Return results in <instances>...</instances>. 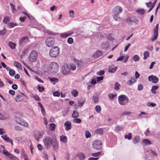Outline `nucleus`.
<instances>
[{"mask_svg": "<svg viewBox=\"0 0 160 160\" xmlns=\"http://www.w3.org/2000/svg\"><path fill=\"white\" fill-rule=\"evenodd\" d=\"M43 141L47 148H50L52 146L54 150H56L58 148V144L57 140H53L50 137H47L43 139Z\"/></svg>", "mask_w": 160, "mask_h": 160, "instance_id": "f257e3e1", "label": "nucleus"}, {"mask_svg": "<svg viewBox=\"0 0 160 160\" xmlns=\"http://www.w3.org/2000/svg\"><path fill=\"white\" fill-rule=\"evenodd\" d=\"M59 53V48L57 46H54L50 49L49 55L50 57L55 58L58 56Z\"/></svg>", "mask_w": 160, "mask_h": 160, "instance_id": "f03ea898", "label": "nucleus"}, {"mask_svg": "<svg viewBox=\"0 0 160 160\" xmlns=\"http://www.w3.org/2000/svg\"><path fill=\"white\" fill-rule=\"evenodd\" d=\"M38 52L36 50H32L30 53L28 58L29 61L31 62L35 61L38 57Z\"/></svg>", "mask_w": 160, "mask_h": 160, "instance_id": "7ed1b4c3", "label": "nucleus"}, {"mask_svg": "<svg viewBox=\"0 0 160 160\" xmlns=\"http://www.w3.org/2000/svg\"><path fill=\"white\" fill-rule=\"evenodd\" d=\"M58 69V64L55 62H52L49 65V69L52 73L57 72Z\"/></svg>", "mask_w": 160, "mask_h": 160, "instance_id": "20e7f679", "label": "nucleus"}, {"mask_svg": "<svg viewBox=\"0 0 160 160\" xmlns=\"http://www.w3.org/2000/svg\"><path fill=\"white\" fill-rule=\"evenodd\" d=\"M14 119L17 123L22 126L26 127H27L28 126V123L18 116H16L14 118Z\"/></svg>", "mask_w": 160, "mask_h": 160, "instance_id": "39448f33", "label": "nucleus"}, {"mask_svg": "<svg viewBox=\"0 0 160 160\" xmlns=\"http://www.w3.org/2000/svg\"><path fill=\"white\" fill-rule=\"evenodd\" d=\"M55 43V39L53 37L47 38L45 40V43L47 46L50 47L54 45Z\"/></svg>", "mask_w": 160, "mask_h": 160, "instance_id": "423d86ee", "label": "nucleus"}, {"mask_svg": "<svg viewBox=\"0 0 160 160\" xmlns=\"http://www.w3.org/2000/svg\"><path fill=\"white\" fill-rule=\"evenodd\" d=\"M62 73L64 75L68 74L70 72L69 65L67 64H65L62 66Z\"/></svg>", "mask_w": 160, "mask_h": 160, "instance_id": "0eeeda50", "label": "nucleus"}, {"mask_svg": "<svg viewBox=\"0 0 160 160\" xmlns=\"http://www.w3.org/2000/svg\"><path fill=\"white\" fill-rule=\"evenodd\" d=\"M93 146L94 148L97 150L101 149L102 147L101 141L99 140L94 141L93 143Z\"/></svg>", "mask_w": 160, "mask_h": 160, "instance_id": "6e6552de", "label": "nucleus"}, {"mask_svg": "<svg viewBox=\"0 0 160 160\" xmlns=\"http://www.w3.org/2000/svg\"><path fill=\"white\" fill-rule=\"evenodd\" d=\"M33 137L38 142L39 141L42 137V133L39 131H35L34 132Z\"/></svg>", "mask_w": 160, "mask_h": 160, "instance_id": "1a4fd4ad", "label": "nucleus"}, {"mask_svg": "<svg viewBox=\"0 0 160 160\" xmlns=\"http://www.w3.org/2000/svg\"><path fill=\"white\" fill-rule=\"evenodd\" d=\"M148 79L149 81H151L154 83H157L159 80L158 78L157 77L153 75L149 76Z\"/></svg>", "mask_w": 160, "mask_h": 160, "instance_id": "9d476101", "label": "nucleus"}, {"mask_svg": "<svg viewBox=\"0 0 160 160\" xmlns=\"http://www.w3.org/2000/svg\"><path fill=\"white\" fill-rule=\"evenodd\" d=\"M158 24H157L154 29V37L152 39V41L153 42L157 38L158 35Z\"/></svg>", "mask_w": 160, "mask_h": 160, "instance_id": "9b49d317", "label": "nucleus"}, {"mask_svg": "<svg viewBox=\"0 0 160 160\" xmlns=\"http://www.w3.org/2000/svg\"><path fill=\"white\" fill-rule=\"evenodd\" d=\"M122 8L120 7L117 6L115 8L114 10L113 11L114 14H118L119 13L122 12Z\"/></svg>", "mask_w": 160, "mask_h": 160, "instance_id": "f8f14e48", "label": "nucleus"}, {"mask_svg": "<svg viewBox=\"0 0 160 160\" xmlns=\"http://www.w3.org/2000/svg\"><path fill=\"white\" fill-rule=\"evenodd\" d=\"M73 33V32H66L60 34V36L62 38H66L68 37L71 36Z\"/></svg>", "mask_w": 160, "mask_h": 160, "instance_id": "ddd939ff", "label": "nucleus"}, {"mask_svg": "<svg viewBox=\"0 0 160 160\" xmlns=\"http://www.w3.org/2000/svg\"><path fill=\"white\" fill-rule=\"evenodd\" d=\"M102 55V52L100 50H97L93 54V56L94 58H97Z\"/></svg>", "mask_w": 160, "mask_h": 160, "instance_id": "4468645a", "label": "nucleus"}, {"mask_svg": "<svg viewBox=\"0 0 160 160\" xmlns=\"http://www.w3.org/2000/svg\"><path fill=\"white\" fill-rule=\"evenodd\" d=\"M117 68V67L112 65L109 68L108 71L109 72L114 73L116 71Z\"/></svg>", "mask_w": 160, "mask_h": 160, "instance_id": "2eb2a0df", "label": "nucleus"}, {"mask_svg": "<svg viewBox=\"0 0 160 160\" xmlns=\"http://www.w3.org/2000/svg\"><path fill=\"white\" fill-rule=\"evenodd\" d=\"M64 126L65 127V129L69 130L71 128V123L70 121H67L64 123Z\"/></svg>", "mask_w": 160, "mask_h": 160, "instance_id": "dca6fc26", "label": "nucleus"}, {"mask_svg": "<svg viewBox=\"0 0 160 160\" xmlns=\"http://www.w3.org/2000/svg\"><path fill=\"white\" fill-rule=\"evenodd\" d=\"M77 157L79 158V160H83L85 158L84 154L82 152L79 153L77 155Z\"/></svg>", "mask_w": 160, "mask_h": 160, "instance_id": "f3484780", "label": "nucleus"}, {"mask_svg": "<svg viewBox=\"0 0 160 160\" xmlns=\"http://www.w3.org/2000/svg\"><path fill=\"white\" fill-rule=\"evenodd\" d=\"M109 46L108 42H103L102 45V47L104 49H107Z\"/></svg>", "mask_w": 160, "mask_h": 160, "instance_id": "a211bd4d", "label": "nucleus"}, {"mask_svg": "<svg viewBox=\"0 0 160 160\" xmlns=\"http://www.w3.org/2000/svg\"><path fill=\"white\" fill-rule=\"evenodd\" d=\"M136 12L141 15L144 14L145 12L144 10L142 8H139L137 9L136 10Z\"/></svg>", "mask_w": 160, "mask_h": 160, "instance_id": "6ab92c4d", "label": "nucleus"}, {"mask_svg": "<svg viewBox=\"0 0 160 160\" xmlns=\"http://www.w3.org/2000/svg\"><path fill=\"white\" fill-rule=\"evenodd\" d=\"M60 141L63 142L65 143L67 142V138L66 136L62 135L60 137Z\"/></svg>", "mask_w": 160, "mask_h": 160, "instance_id": "aec40b11", "label": "nucleus"}, {"mask_svg": "<svg viewBox=\"0 0 160 160\" xmlns=\"http://www.w3.org/2000/svg\"><path fill=\"white\" fill-rule=\"evenodd\" d=\"M27 40L28 37H24L22 38L19 41V43L20 45H22L23 43H24L26 42V41Z\"/></svg>", "mask_w": 160, "mask_h": 160, "instance_id": "412c9836", "label": "nucleus"}, {"mask_svg": "<svg viewBox=\"0 0 160 160\" xmlns=\"http://www.w3.org/2000/svg\"><path fill=\"white\" fill-rule=\"evenodd\" d=\"M132 113L131 112H126L124 111L122 113L120 114V116L121 117H123L125 115H128L129 116L130 115L132 114Z\"/></svg>", "mask_w": 160, "mask_h": 160, "instance_id": "4be33fe9", "label": "nucleus"}, {"mask_svg": "<svg viewBox=\"0 0 160 160\" xmlns=\"http://www.w3.org/2000/svg\"><path fill=\"white\" fill-rule=\"evenodd\" d=\"M128 98L124 95H121L118 97V100H128Z\"/></svg>", "mask_w": 160, "mask_h": 160, "instance_id": "5701e85b", "label": "nucleus"}, {"mask_svg": "<svg viewBox=\"0 0 160 160\" xmlns=\"http://www.w3.org/2000/svg\"><path fill=\"white\" fill-rule=\"evenodd\" d=\"M136 80L134 78H131L128 82L127 84L129 85H131L136 82Z\"/></svg>", "mask_w": 160, "mask_h": 160, "instance_id": "b1692460", "label": "nucleus"}, {"mask_svg": "<svg viewBox=\"0 0 160 160\" xmlns=\"http://www.w3.org/2000/svg\"><path fill=\"white\" fill-rule=\"evenodd\" d=\"M157 0H154V2L153 3L151 1L149 2L148 3L146 4L148 8H150L152 7L153 5H154V6H155L156 2L157 1Z\"/></svg>", "mask_w": 160, "mask_h": 160, "instance_id": "393cba45", "label": "nucleus"}, {"mask_svg": "<svg viewBox=\"0 0 160 160\" xmlns=\"http://www.w3.org/2000/svg\"><path fill=\"white\" fill-rule=\"evenodd\" d=\"M7 25L8 27H9L10 28H13L14 27L17 26L18 25L17 23H15L10 22L8 23Z\"/></svg>", "mask_w": 160, "mask_h": 160, "instance_id": "a878e982", "label": "nucleus"}, {"mask_svg": "<svg viewBox=\"0 0 160 160\" xmlns=\"http://www.w3.org/2000/svg\"><path fill=\"white\" fill-rule=\"evenodd\" d=\"M49 79L51 82H53V84H55V83L58 82V79L56 78H50Z\"/></svg>", "mask_w": 160, "mask_h": 160, "instance_id": "bb28decb", "label": "nucleus"}, {"mask_svg": "<svg viewBox=\"0 0 160 160\" xmlns=\"http://www.w3.org/2000/svg\"><path fill=\"white\" fill-rule=\"evenodd\" d=\"M79 115L78 112L76 110H74L72 114V116L73 118H76L78 117Z\"/></svg>", "mask_w": 160, "mask_h": 160, "instance_id": "cd10ccee", "label": "nucleus"}, {"mask_svg": "<svg viewBox=\"0 0 160 160\" xmlns=\"http://www.w3.org/2000/svg\"><path fill=\"white\" fill-rule=\"evenodd\" d=\"M103 130L101 128L97 129L95 131V132L98 134H102L103 133Z\"/></svg>", "mask_w": 160, "mask_h": 160, "instance_id": "c85d7f7f", "label": "nucleus"}, {"mask_svg": "<svg viewBox=\"0 0 160 160\" xmlns=\"http://www.w3.org/2000/svg\"><path fill=\"white\" fill-rule=\"evenodd\" d=\"M9 160H19V159L15 156L11 154L10 155V156L9 157Z\"/></svg>", "mask_w": 160, "mask_h": 160, "instance_id": "c756f323", "label": "nucleus"}, {"mask_svg": "<svg viewBox=\"0 0 160 160\" xmlns=\"http://www.w3.org/2000/svg\"><path fill=\"white\" fill-rule=\"evenodd\" d=\"M142 142L145 145H150L151 144L150 141L147 139H145L143 140Z\"/></svg>", "mask_w": 160, "mask_h": 160, "instance_id": "7c9ffc66", "label": "nucleus"}, {"mask_svg": "<svg viewBox=\"0 0 160 160\" xmlns=\"http://www.w3.org/2000/svg\"><path fill=\"white\" fill-rule=\"evenodd\" d=\"M16 45L15 43L11 42H10L8 43L9 47L12 49H13L15 48Z\"/></svg>", "mask_w": 160, "mask_h": 160, "instance_id": "2f4dec72", "label": "nucleus"}, {"mask_svg": "<svg viewBox=\"0 0 160 160\" xmlns=\"http://www.w3.org/2000/svg\"><path fill=\"white\" fill-rule=\"evenodd\" d=\"M1 137L4 141L8 142L10 140V138H9V137H8L6 135H2L1 136Z\"/></svg>", "mask_w": 160, "mask_h": 160, "instance_id": "473e14b6", "label": "nucleus"}, {"mask_svg": "<svg viewBox=\"0 0 160 160\" xmlns=\"http://www.w3.org/2000/svg\"><path fill=\"white\" fill-rule=\"evenodd\" d=\"M108 96L110 99H115L116 98L117 94H113L112 93H110L108 94Z\"/></svg>", "mask_w": 160, "mask_h": 160, "instance_id": "72a5a7b5", "label": "nucleus"}, {"mask_svg": "<svg viewBox=\"0 0 160 160\" xmlns=\"http://www.w3.org/2000/svg\"><path fill=\"white\" fill-rule=\"evenodd\" d=\"M9 21V18L6 16L5 17L3 20V22L5 24H7Z\"/></svg>", "mask_w": 160, "mask_h": 160, "instance_id": "f704fd0d", "label": "nucleus"}, {"mask_svg": "<svg viewBox=\"0 0 160 160\" xmlns=\"http://www.w3.org/2000/svg\"><path fill=\"white\" fill-rule=\"evenodd\" d=\"M158 88V87L156 86H153L152 87V88L151 89V91L152 93H156V90Z\"/></svg>", "mask_w": 160, "mask_h": 160, "instance_id": "c9c22d12", "label": "nucleus"}, {"mask_svg": "<svg viewBox=\"0 0 160 160\" xmlns=\"http://www.w3.org/2000/svg\"><path fill=\"white\" fill-rule=\"evenodd\" d=\"M143 55L144 59H146L147 58L149 57V53L148 52L146 51L143 53Z\"/></svg>", "mask_w": 160, "mask_h": 160, "instance_id": "e433bc0d", "label": "nucleus"}, {"mask_svg": "<svg viewBox=\"0 0 160 160\" xmlns=\"http://www.w3.org/2000/svg\"><path fill=\"white\" fill-rule=\"evenodd\" d=\"M118 14H114L113 18L116 21H119L120 20V18L118 16Z\"/></svg>", "mask_w": 160, "mask_h": 160, "instance_id": "4c0bfd02", "label": "nucleus"}, {"mask_svg": "<svg viewBox=\"0 0 160 160\" xmlns=\"http://www.w3.org/2000/svg\"><path fill=\"white\" fill-rule=\"evenodd\" d=\"M14 66L16 67H17L19 68H22V65L21 64L18 62L16 61L14 62Z\"/></svg>", "mask_w": 160, "mask_h": 160, "instance_id": "58836bf2", "label": "nucleus"}, {"mask_svg": "<svg viewBox=\"0 0 160 160\" xmlns=\"http://www.w3.org/2000/svg\"><path fill=\"white\" fill-rule=\"evenodd\" d=\"M120 84L118 82H116L114 85V89L115 90H118L119 89V87L120 86Z\"/></svg>", "mask_w": 160, "mask_h": 160, "instance_id": "ea45409f", "label": "nucleus"}, {"mask_svg": "<svg viewBox=\"0 0 160 160\" xmlns=\"http://www.w3.org/2000/svg\"><path fill=\"white\" fill-rule=\"evenodd\" d=\"M50 129L51 130H54L55 128L56 125L54 123H52L50 124Z\"/></svg>", "mask_w": 160, "mask_h": 160, "instance_id": "a19ab883", "label": "nucleus"}, {"mask_svg": "<svg viewBox=\"0 0 160 160\" xmlns=\"http://www.w3.org/2000/svg\"><path fill=\"white\" fill-rule=\"evenodd\" d=\"M2 153L5 155L6 156H7L8 157V158L9 157H10V155H11V154L10 153H9V152H8V151L5 149H4L3 150Z\"/></svg>", "mask_w": 160, "mask_h": 160, "instance_id": "79ce46f5", "label": "nucleus"}, {"mask_svg": "<svg viewBox=\"0 0 160 160\" xmlns=\"http://www.w3.org/2000/svg\"><path fill=\"white\" fill-rule=\"evenodd\" d=\"M73 122L75 123H80L81 122V120L79 118H75L73 119Z\"/></svg>", "mask_w": 160, "mask_h": 160, "instance_id": "37998d69", "label": "nucleus"}, {"mask_svg": "<svg viewBox=\"0 0 160 160\" xmlns=\"http://www.w3.org/2000/svg\"><path fill=\"white\" fill-rule=\"evenodd\" d=\"M118 102L120 105H124L128 103V101H118Z\"/></svg>", "mask_w": 160, "mask_h": 160, "instance_id": "c03bdc74", "label": "nucleus"}, {"mask_svg": "<svg viewBox=\"0 0 160 160\" xmlns=\"http://www.w3.org/2000/svg\"><path fill=\"white\" fill-rule=\"evenodd\" d=\"M124 138L126 139L130 140L132 138V134L131 133H129L128 135H126L124 136Z\"/></svg>", "mask_w": 160, "mask_h": 160, "instance_id": "a18cd8bd", "label": "nucleus"}, {"mask_svg": "<svg viewBox=\"0 0 160 160\" xmlns=\"http://www.w3.org/2000/svg\"><path fill=\"white\" fill-rule=\"evenodd\" d=\"M72 94L74 97H76L78 95V92L76 90H73L72 91Z\"/></svg>", "mask_w": 160, "mask_h": 160, "instance_id": "49530a36", "label": "nucleus"}, {"mask_svg": "<svg viewBox=\"0 0 160 160\" xmlns=\"http://www.w3.org/2000/svg\"><path fill=\"white\" fill-rule=\"evenodd\" d=\"M9 74L11 76H13L15 74V72L14 70L11 69L10 70V71L9 72Z\"/></svg>", "mask_w": 160, "mask_h": 160, "instance_id": "de8ad7c7", "label": "nucleus"}, {"mask_svg": "<svg viewBox=\"0 0 160 160\" xmlns=\"http://www.w3.org/2000/svg\"><path fill=\"white\" fill-rule=\"evenodd\" d=\"M69 44H72L73 42V40L72 38H69L67 40Z\"/></svg>", "mask_w": 160, "mask_h": 160, "instance_id": "09e8293b", "label": "nucleus"}, {"mask_svg": "<svg viewBox=\"0 0 160 160\" xmlns=\"http://www.w3.org/2000/svg\"><path fill=\"white\" fill-rule=\"evenodd\" d=\"M139 138L138 137H136L135 138H134V139L133 140V143L134 144H136L138 142V141H139Z\"/></svg>", "mask_w": 160, "mask_h": 160, "instance_id": "8fccbe9b", "label": "nucleus"}, {"mask_svg": "<svg viewBox=\"0 0 160 160\" xmlns=\"http://www.w3.org/2000/svg\"><path fill=\"white\" fill-rule=\"evenodd\" d=\"M38 89L39 92H41L43 91L44 89V88L43 87H41L40 86H38Z\"/></svg>", "mask_w": 160, "mask_h": 160, "instance_id": "3c124183", "label": "nucleus"}, {"mask_svg": "<svg viewBox=\"0 0 160 160\" xmlns=\"http://www.w3.org/2000/svg\"><path fill=\"white\" fill-rule=\"evenodd\" d=\"M95 110L97 112H99L101 110L100 106L99 105H97L95 107Z\"/></svg>", "mask_w": 160, "mask_h": 160, "instance_id": "603ef678", "label": "nucleus"}, {"mask_svg": "<svg viewBox=\"0 0 160 160\" xmlns=\"http://www.w3.org/2000/svg\"><path fill=\"white\" fill-rule=\"evenodd\" d=\"M133 59L134 61H137L139 59V56L138 55H136L133 56Z\"/></svg>", "mask_w": 160, "mask_h": 160, "instance_id": "864d4df0", "label": "nucleus"}, {"mask_svg": "<svg viewBox=\"0 0 160 160\" xmlns=\"http://www.w3.org/2000/svg\"><path fill=\"white\" fill-rule=\"evenodd\" d=\"M91 136V133L89 132L87 130L86 131V135L85 137L86 138H88Z\"/></svg>", "mask_w": 160, "mask_h": 160, "instance_id": "5fc2aeb1", "label": "nucleus"}, {"mask_svg": "<svg viewBox=\"0 0 160 160\" xmlns=\"http://www.w3.org/2000/svg\"><path fill=\"white\" fill-rule=\"evenodd\" d=\"M93 100H98V96L96 94H94L93 96Z\"/></svg>", "mask_w": 160, "mask_h": 160, "instance_id": "6e6d98bb", "label": "nucleus"}, {"mask_svg": "<svg viewBox=\"0 0 160 160\" xmlns=\"http://www.w3.org/2000/svg\"><path fill=\"white\" fill-rule=\"evenodd\" d=\"M107 38L109 40L113 41L114 40V38L112 37L110 34H108L107 36Z\"/></svg>", "mask_w": 160, "mask_h": 160, "instance_id": "4d7b16f0", "label": "nucleus"}, {"mask_svg": "<svg viewBox=\"0 0 160 160\" xmlns=\"http://www.w3.org/2000/svg\"><path fill=\"white\" fill-rule=\"evenodd\" d=\"M6 32V30L5 29H3L2 30H0V35H3L5 34Z\"/></svg>", "mask_w": 160, "mask_h": 160, "instance_id": "13d9d810", "label": "nucleus"}, {"mask_svg": "<svg viewBox=\"0 0 160 160\" xmlns=\"http://www.w3.org/2000/svg\"><path fill=\"white\" fill-rule=\"evenodd\" d=\"M84 102V101H78V106L80 107H82Z\"/></svg>", "mask_w": 160, "mask_h": 160, "instance_id": "bf43d9fd", "label": "nucleus"}, {"mask_svg": "<svg viewBox=\"0 0 160 160\" xmlns=\"http://www.w3.org/2000/svg\"><path fill=\"white\" fill-rule=\"evenodd\" d=\"M101 153V152H99L97 153H92V155L94 157H97L100 155Z\"/></svg>", "mask_w": 160, "mask_h": 160, "instance_id": "052dcab7", "label": "nucleus"}, {"mask_svg": "<svg viewBox=\"0 0 160 160\" xmlns=\"http://www.w3.org/2000/svg\"><path fill=\"white\" fill-rule=\"evenodd\" d=\"M26 19V18L25 16H24L23 17H21L19 18V20L21 22H23L25 21Z\"/></svg>", "mask_w": 160, "mask_h": 160, "instance_id": "680f3d73", "label": "nucleus"}, {"mask_svg": "<svg viewBox=\"0 0 160 160\" xmlns=\"http://www.w3.org/2000/svg\"><path fill=\"white\" fill-rule=\"evenodd\" d=\"M147 105L148 106H151V107H154L156 105V104L153 103H147Z\"/></svg>", "mask_w": 160, "mask_h": 160, "instance_id": "e2e57ef3", "label": "nucleus"}, {"mask_svg": "<svg viewBox=\"0 0 160 160\" xmlns=\"http://www.w3.org/2000/svg\"><path fill=\"white\" fill-rule=\"evenodd\" d=\"M104 73V72L103 70H101L97 73V74L100 76L103 75Z\"/></svg>", "mask_w": 160, "mask_h": 160, "instance_id": "0e129e2a", "label": "nucleus"}, {"mask_svg": "<svg viewBox=\"0 0 160 160\" xmlns=\"http://www.w3.org/2000/svg\"><path fill=\"white\" fill-rule=\"evenodd\" d=\"M10 5L11 7V8L12 9V12L14 13V11H16V9L15 8L14 5L12 3H10Z\"/></svg>", "mask_w": 160, "mask_h": 160, "instance_id": "69168bd1", "label": "nucleus"}, {"mask_svg": "<svg viewBox=\"0 0 160 160\" xmlns=\"http://www.w3.org/2000/svg\"><path fill=\"white\" fill-rule=\"evenodd\" d=\"M132 22V20L131 18L129 17L126 19V22L128 23H130Z\"/></svg>", "mask_w": 160, "mask_h": 160, "instance_id": "338daca9", "label": "nucleus"}, {"mask_svg": "<svg viewBox=\"0 0 160 160\" xmlns=\"http://www.w3.org/2000/svg\"><path fill=\"white\" fill-rule=\"evenodd\" d=\"M70 68L72 70H74L76 69V66L73 64H71L70 65Z\"/></svg>", "mask_w": 160, "mask_h": 160, "instance_id": "774afa93", "label": "nucleus"}]
</instances>
